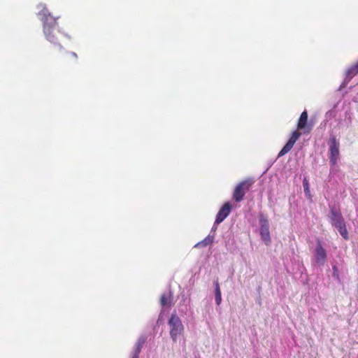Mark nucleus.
<instances>
[{
  "instance_id": "4468645a",
  "label": "nucleus",
  "mask_w": 358,
  "mask_h": 358,
  "mask_svg": "<svg viewBox=\"0 0 358 358\" xmlns=\"http://www.w3.org/2000/svg\"><path fill=\"white\" fill-rule=\"evenodd\" d=\"M331 224H334L336 222V220H339L341 219H343L341 213L336 210L334 208L331 209Z\"/></svg>"
},
{
  "instance_id": "9d476101",
  "label": "nucleus",
  "mask_w": 358,
  "mask_h": 358,
  "mask_svg": "<svg viewBox=\"0 0 358 358\" xmlns=\"http://www.w3.org/2000/svg\"><path fill=\"white\" fill-rule=\"evenodd\" d=\"M315 258L317 263L321 265L324 264L326 261L327 253L320 243L315 248Z\"/></svg>"
},
{
  "instance_id": "6ab92c4d",
  "label": "nucleus",
  "mask_w": 358,
  "mask_h": 358,
  "mask_svg": "<svg viewBox=\"0 0 358 358\" xmlns=\"http://www.w3.org/2000/svg\"><path fill=\"white\" fill-rule=\"evenodd\" d=\"M333 275L334 277H336L337 279H339V275H338V268L336 266H333Z\"/></svg>"
},
{
  "instance_id": "dca6fc26",
  "label": "nucleus",
  "mask_w": 358,
  "mask_h": 358,
  "mask_svg": "<svg viewBox=\"0 0 358 358\" xmlns=\"http://www.w3.org/2000/svg\"><path fill=\"white\" fill-rule=\"evenodd\" d=\"M213 242V236H207L203 241L199 242L196 245L207 246Z\"/></svg>"
},
{
  "instance_id": "9b49d317",
  "label": "nucleus",
  "mask_w": 358,
  "mask_h": 358,
  "mask_svg": "<svg viewBox=\"0 0 358 358\" xmlns=\"http://www.w3.org/2000/svg\"><path fill=\"white\" fill-rule=\"evenodd\" d=\"M146 341V338L143 336L140 337L135 345L134 352L132 358H138L139 353Z\"/></svg>"
},
{
  "instance_id": "f3484780",
  "label": "nucleus",
  "mask_w": 358,
  "mask_h": 358,
  "mask_svg": "<svg viewBox=\"0 0 358 358\" xmlns=\"http://www.w3.org/2000/svg\"><path fill=\"white\" fill-rule=\"evenodd\" d=\"M160 302L162 306H166L170 305L169 298L166 294L162 295Z\"/></svg>"
},
{
  "instance_id": "423d86ee",
  "label": "nucleus",
  "mask_w": 358,
  "mask_h": 358,
  "mask_svg": "<svg viewBox=\"0 0 358 358\" xmlns=\"http://www.w3.org/2000/svg\"><path fill=\"white\" fill-rule=\"evenodd\" d=\"M260 222V235L263 241L268 245L271 242V236L269 232V225L268 220L266 218H261Z\"/></svg>"
},
{
  "instance_id": "ddd939ff",
  "label": "nucleus",
  "mask_w": 358,
  "mask_h": 358,
  "mask_svg": "<svg viewBox=\"0 0 358 358\" xmlns=\"http://www.w3.org/2000/svg\"><path fill=\"white\" fill-rule=\"evenodd\" d=\"M358 73V62L350 66L346 71V78L351 80Z\"/></svg>"
},
{
  "instance_id": "1a4fd4ad",
  "label": "nucleus",
  "mask_w": 358,
  "mask_h": 358,
  "mask_svg": "<svg viewBox=\"0 0 358 358\" xmlns=\"http://www.w3.org/2000/svg\"><path fill=\"white\" fill-rule=\"evenodd\" d=\"M332 225L338 229L343 239L346 241L349 239V234L344 219L340 218L339 220H336L335 223L332 224Z\"/></svg>"
},
{
  "instance_id": "39448f33",
  "label": "nucleus",
  "mask_w": 358,
  "mask_h": 358,
  "mask_svg": "<svg viewBox=\"0 0 358 358\" xmlns=\"http://www.w3.org/2000/svg\"><path fill=\"white\" fill-rule=\"evenodd\" d=\"M301 133L298 130H295L292 132L291 137L289 138V141L287 142V143L285 145V146L282 148V150L279 152L278 155V157H280L285 154H287L288 152H289L292 148H293L294 143L301 136Z\"/></svg>"
},
{
  "instance_id": "6e6552de",
  "label": "nucleus",
  "mask_w": 358,
  "mask_h": 358,
  "mask_svg": "<svg viewBox=\"0 0 358 358\" xmlns=\"http://www.w3.org/2000/svg\"><path fill=\"white\" fill-rule=\"evenodd\" d=\"M231 210V205L230 203H225L220 209L217 214L215 223L220 224L224 220V219L229 215Z\"/></svg>"
},
{
  "instance_id": "20e7f679",
  "label": "nucleus",
  "mask_w": 358,
  "mask_h": 358,
  "mask_svg": "<svg viewBox=\"0 0 358 358\" xmlns=\"http://www.w3.org/2000/svg\"><path fill=\"white\" fill-rule=\"evenodd\" d=\"M329 161L331 165L334 166L337 163L340 151V143L335 136H331L329 140Z\"/></svg>"
},
{
  "instance_id": "f8f14e48",
  "label": "nucleus",
  "mask_w": 358,
  "mask_h": 358,
  "mask_svg": "<svg viewBox=\"0 0 358 358\" xmlns=\"http://www.w3.org/2000/svg\"><path fill=\"white\" fill-rule=\"evenodd\" d=\"M214 285L215 303L217 306H219L222 302V295L218 279L214 281Z\"/></svg>"
},
{
  "instance_id": "aec40b11",
  "label": "nucleus",
  "mask_w": 358,
  "mask_h": 358,
  "mask_svg": "<svg viewBox=\"0 0 358 358\" xmlns=\"http://www.w3.org/2000/svg\"><path fill=\"white\" fill-rule=\"evenodd\" d=\"M59 49H62V47L59 44Z\"/></svg>"
},
{
  "instance_id": "f03ea898",
  "label": "nucleus",
  "mask_w": 358,
  "mask_h": 358,
  "mask_svg": "<svg viewBox=\"0 0 358 358\" xmlns=\"http://www.w3.org/2000/svg\"><path fill=\"white\" fill-rule=\"evenodd\" d=\"M254 181L251 179H246L240 182L234 188L232 198L236 202H241L245 194L250 189Z\"/></svg>"
},
{
  "instance_id": "2eb2a0df",
  "label": "nucleus",
  "mask_w": 358,
  "mask_h": 358,
  "mask_svg": "<svg viewBox=\"0 0 358 358\" xmlns=\"http://www.w3.org/2000/svg\"><path fill=\"white\" fill-rule=\"evenodd\" d=\"M303 187L304 192H305L306 195L310 198L311 196L310 191V185H309V182L306 178H304L303 180Z\"/></svg>"
},
{
  "instance_id": "0eeeda50",
  "label": "nucleus",
  "mask_w": 358,
  "mask_h": 358,
  "mask_svg": "<svg viewBox=\"0 0 358 358\" xmlns=\"http://www.w3.org/2000/svg\"><path fill=\"white\" fill-rule=\"evenodd\" d=\"M308 112L304 110L301 113L297 122L298 129H303L304 134H309L313 129V125L308 124Z\"/></svg>"
},
{
  "instance_id": "7ed1b4c3",
  "label": "nucleus",
  "mask_w": 358,
  "mask_h": 358,
  "mask_svg": "<svg viewBox=\"0 0 358 358\" xmlns=\"http://www.w3.org/2000/svg\"><path fill=\"white\" fill-rule=\"evenodd\" d=\"M168 324L170 328L171 338L173 342H176L178 336L184 331L182 321L176 314H173L169 320Z\"/></svg>"
},
{
  "instance_id": "a211bd4d",
  "label": "nucleus",
  "mask_w": 358,
  "mask_h": 358,
  "mask_svg": "<svg viewBox=\"0 0 358 358\" xmlns=\"http://www.w3.org/2000/svg\"><path fill=\"white\" fill-rule=\"evenodd\" d=\"M67 56H68L69 57H71V58H73L74 60H77V59H78V55H77V54H76V53H75V52H69V53L67 54Z\"/></svg>"
},
{
  "instance_id": "f257e3e1",
  "label": "nucleus",
  "mask_w": 358,
  "mask_h": 358,
  "mask_svg": "<svg viewBox=\"0 0 358 358\" xmlns=\"http://www.w3.org/2000/svg\"><path fill=\"white\" fill-rule=\"evenodd\" d=\"M47 10H43V32L45 38L51 43L57 45L58 43V36L60 32L57 29V22L56 18L53 17Z\"/></svg>"
}]
</instances>
